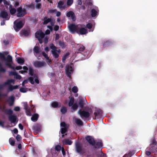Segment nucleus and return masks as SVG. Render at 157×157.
<instances>
[{
    "mask_svg": "<svg viewBox=\"0 0 157 157\" xmlns=\"http://www.w3.org/2000/svg\"><path fill=\"white\" fill-rule=\"evenodd\" d=\"M41 3H37L36 5V8L38 9H40L41 8Z\"/></svg>",
    "mask_w": 157,
    "mask_h": 157,
    "instance_id": "59",
    "label": "nucleus"
},
{
    "mask_svg": "<svg viewBox=\"0 0 157 157\" xmlns=\"http://www.w3.org/2000/svg\"><path fill=\"white\" fill-rule=\"evenodd\" d=\"M85 48L82 45L80 46L79 48L78 49L77 52H76V53H80V52H83L85 49Z\"/></svg>",
    "mask_w": 157,
    "mask_h": 157,
    "instance_id": "31",
    "label": "nucleus"
},
{
    "mask_svg": "<svg viewBox=\"0 0 157 157\" xmlns=\"http://www.w3.org/2000/svg\"><path fill=\"white\" fill-rule=\"evenodd\" d=\"M45 63L43 61H35L33 63V65L34 67L36 68H39L44 66Z\"/></svg>",
    "mask_w": 157,
    "mask_h": 157,
    "instance_id": "11",
    "label": "nucleus"
},
{
    "mask_svg": "<svg viewBox=\"0 0 157 157\" xmlns=\"http://www.w3.org/2000/svg\"><path fill=\"white\" fill-rule=\"evenodd\" d=\"M14 110L16 111H19L20 110V108L18 106H16L14 107Z\"/></svg>",
    "mask_w": 157,
    "mask_h": 157,
    "instance_id": "63",
    "label": "nucleus"
},
{
    "mask_svg": "<svg viewBox=\"0 0 157 157\" xmlns=\"http://www.w3.org/2000/svg\"><path fill=\"white\" fill-rule=\"evenodd\" d=\"M71 107V109L74 111H75L78 109V106L76 103H75L73 104Z\"/></svg>",
    "mask_w": 157,
    "mask_h": 157,
    "instance_id": "34",
    "label": "nucleus"
},
{
    "mask_svg": "<svg viewBox=\"0 0 157 157\" xmlns=\"http://www.w3.org/2000/svg\"><path fill=\"white\" fill-rule=\"evenodd\" d=\"M72 91L74 93H76L78 91V88L76 86H74L72 89Z\"/></svg>",
    "mask_w": 157,
    "mask_h": 157,
    "instance_id": "46",
    "label": "nucleus"
},
{
    "mask_svg": "<svg viewBox=\"0 0 157 157\" xmlns=\"http://www.w3.org/2000/svg\"><path fill=\"white\" fill-rule=\"evenodd\" d=\"M39 115L37 113H35L33 114L31 118V120L33 122H36L38 120Z\"/></svg>",
    "mask_w": 157,
    "mask_h": 157,
    "instance_id": "21",
    "label": "nucleus"
},
{
    "mask_svg": "<svg viewBox=\"0 0 157 157\" xmlns=\"http://www.w3.org/2000/svg\"><path fill=\"white\" fill-rule=\"evenodd\" d=\"M25 110L27 116H30L32 115V114L29 108H28L27 109H25Z\"/></svg>",
    "mask_w": 157,
    "mask_h": 157,
    "instance_id": "40",
    "label": "nucleus"
},
{
    "mask_svg": "<svg viewBox=\"0 0 157 157\" xmlns=\"http://www.w3.org/2000/svg\"><path fill=\"white\" fill-rule=\"evenodd\" d=\"M135 151H129V153L128 154H129V155H130V156H131V157L133 154H135Z\"/></svg>",
    "mask_w": 157,
    "mask_h": 157,
    "instance_id": "56",
    "label": "nucleus"
},
{
    "mask_svg": "<svg viewBox=\"0 0 157 157\" xmlns=\"http://www.w3.org/2000/svg\"><path fill=\"white\" fill-rule=\"evenodd\" d=\"M73 70L72 67L69 65H67L65 68V72L69 78H71Z\"/></svg>",
    "mask_w": 157,
    "mask_h": 157,
    "instance_id": "7",
    "label": "nucleus"
},
{
    "mask_svg": "<svg viewBox=\"0 0 157 157\" xmlns=\"http://www.w3.org/2000/svg\"><path fill=\"white\" fill-rule=\"evenodd\" d=\"M8 118L11 123H14L16 121L17 118L14 115H11L9 116Z\"/></svg>",
    "mask_w": 157,
    "mask_h": 157,
    "instance_id": "20",
    "label": "nucleus"
},
{
    "mask_svg": "<svg viewBox=\"0 0 157 157\" xmlns=\"http://www.w3.org/2000/svg\"><path fill=\"white\" fill-rule=\"evenodd\" d=\"M62 147H61L60 145H57L55 147V150L58 151H59L62 149Z\"/></svg>",
    "mask_w": 157,
    "mask_h": 157,
    "instance_id": "42",
    "label": "nucleus"
},
{
    "mask_svg": "<svg viewBox=\"0 0 157 157\" xmlns=\"http://www.w3.org/2000/svg\"><path fill=\"white\" fill-rule=\"evenodd\" d=\"M68 28L71 33L75 32L78 34L84 35L88 33L87 30L82 27V25L80 24L75 25L72 24L68 26Z\"/></svg>",
    "mask_w": 157,
    "mask_h": 157,
    "instance_id": "1",
    "label": "nucleus"
},
{
    "mask_svg": "<svg viewBox=\"0 0 157 157\" xmlns=\"http://www.w3.org/2000/svg\"><path fill=\"white\" fill-rule=\"evenodd\" d=\"M33 128L35 133H38L41 130V126L40 124L36 123L33 125Z\"/></svg>",
    "mask_w": 157,
    "mask_h": 157,
    "instance_id": "12",
    "label": "nucleus"
},
{
    "mask_svg": "<svg viewBox=\"0 0 157 157\" xmlns=\"http://www.w3.org/2000/svg\"><path fill=\"white\" fill-rule=\"evenodd\" d=\"M16 139L17 141H19L21 140V137L19 135H17L16 137Z\"/></svg>",
    "mask_w": 157,
    "mask_h": 157,
    "instance_id": "54",
    "label": "nucleus"
},
{
    "mask_svg": "<svg viewBox=\"0 0 157 157\" xmlns=\"http://www.w3.org/2000/svg\"><path fill=\"white\" fill-rule=\"evenodd\" d=\"M0 58L6 62V66L13 70L15 69L14 67L10 63L12 62V58L11 56L8 55L7 56V57L6 58L4 54L0 52Z\"/></svg>",
    "mask_w": 157,
    "mask_h": 157,
    "instance_id": "2",
    "label": "nucleus"
},
{
    "mask_svg": "<svg viewBox=\"0 0 157 157\" xmlns=\"http://www.w3.org/2000/svg\"><path fill=\"white\" fill-rule=\"evenodd\" d=\"M93 146L94 148L99 149L102 147L103 146V144L101 140H99L98 141L95 142V144Z\"/></svg>",
    "mask_w": 157,
    "mask_h": 157,
    "instance_id": "17",
    "label": "nucleus"
},
{
    "mask_svg": "<svg viewBox=\"0 0 157 157\" xmlns=\"http://www.w3.org/2000/svg\"><path fill=\"white\" fill-rule=\"evenodd\" d=\"M16 9L14 8H12L10 10V13L12 15L16 13Z\"/></svg>",
    "mask_w": 157,
    "mask_h": 157,
    "instance_id": "43",
    "label": "nucleus"
},
{
    "mask_svg": "<svg viewBox=\"0 0 157 157\" xmlns=\"http://www.w3.org/2000/svg\"><path fill=\"white\" fill-rule=\"evenodd\" d=\"M29 74L31 76H33L34 75V70L32 67H29Z\"/></svg>",
    "mask_w": 157,
    "mask_h": 157,
    "instance_id": "32",
    "label": "nucleus"
},
{
    "mask_svg": "<svg viewBox=\"0 0 157 157\" xmlns=\"http://www.w3.org/2000/svg\"><path fill=\"white\" fill-rule=\"evenodd\" d=\"M27 88L21 87L20 89V91L22 93H25L27 92Z\"/></svg>",
    "mask_w": 157,
    "mask_h": 157,
    "instance_id": "49",
    "label": "nucleus"
},
{
    "mask_svg": "<svg viewBox=\"0 0 157 157\" xmlns=\"http://www.w3.org/2000/svg\"><path fill=\"white\" fill-rule=\"evenodd\" d=\"M85 139L86 140L91 146H93L95 145V141L94 138L92 136H87L86 137Z\"/></svg>",
    "mask_w": 157,
    "mask_h": 157,
    "instance_id": "10",
    "label": "nucleus"
},
{
    "mask_svg": "<svg viewBox=\"0 0 157 157\" xmlns=\"http://www.w3.org/2000/svg\"><path fill=\"white\" fill-rule=\"evenodd\" d=\"M0 71L2 72H5L6 71V70L4 69L2 66V65L0 63Z\"/></svg>",
    "mask_w": 157,
    "mask_h": 157,
    "instance_id": "47",
    "label": "nucleus"
},
{
    "mask_svg": "<svg viewBox=\"0 0 157 157\" xmlns=\"http://www.w3.org/2000/svg\"><path fill=\"white\" fill-rule=\"evenodd\" d=\"M34 77L36 78H35L34 80V81L37 84H39V81L37 77V75L36 74L34 75Z\"/></svg>",
    "mask_w": 157,
    "mask_h": 157,
    "instance_id": "53",
    "label": "nucleus"
},
{
    "mask_svg": "<svg viewBox=\"0 0 157 157\" xmlns=\"http://www.w3.org/2000/svg\"><path fill=\"white\" fill-rule=\"evenodd\" d=\"M28 82V80L25 79V80L22 82V85L23 86H25V84L26 83H27Z\"/></svg>",
    "mask_w": 157,
    "mask_h": 157,
    "instance_id": "62",
    "label": "nucleus"
},
{
    "mask_svg": "<svg viewBox=\"0 0 157 157\" xmlns=\"http://www.w3.org/2000/svg\"><path fill=\"white\" fill-rule=\"evenodd\" d=\"M59 28V26L58 25H56L54 27V30L55 31H58Z\"/></svg>",
    "mask_w": 157,
    "mask_h": 157,
    "instance_id": "64",
    "label": "nucleus"
},
{
    "mask_svg": "<svg viewBox=\"0 0 157 157\" xmlns=\"http://www.w3.org/2000/svg\"><path fill=\"white\" fill-rule=\"evenodd\" d=\"M28 79L31 84H33L34 83V79L33 77H30Z\"/></svg>",
    "mask_w": 157,
    "mask_h": 157,
    "instance_id": "48",
    "label": "nucleus"
},
{
    "mask_svg": "<svg viewBox=\"0 0 157 157\" xmlns=\"http://www.w3.org/2000/svg\"><path fill=\"white\" fill-rule=\"evenodd\" d=\"M24 106L25 109H27L28 108V104L27 102H24Z\"/></svg>",
    "mask_w": 157,
    "mask_h": 157,
    "instance_id": "61",
    "label": "nucleus"
},
{
    "mask_svg": "<svg viewBox=\"0 0 157 157\" xmlns=\"http://www.w3.org/2000/svg\"><path fill=\"white\" fill-rule=\"evenodd\" d=\"M57 50L55 51H51L52 53L55 58H57L59 56V54L57 53Z\"/></svg>",
    "mask_w": 157,
    "mask_h": 157,
    "instance_id": "33",
    "label": "nucleus"
},
{
    "mask_svg": "<svg viewBox=\"0 0 157 157\" xmlns=\"http://www.w3.org/2000/svg\"><path fill=\"white\" fill-rule=\"evenodd\" d=\"M15 82V80L13 79H11L8 80L6 82L4 83L3 84L0 85V90L2 89L4 87L8 85H10L11 83H14Z\"/></svg>",
    "mask_w": 157,
    "mask_h": 157,
    "instance_id": "14",
    "label": "nucleus"
},
{
    "mask_svg": "<svg viewBox=\"0 0 157 157\" xmlns=\"http://www.w3.org/2000/svg\"><path fill=\"white\" fill-rule=\"evenodd\" d=\"M73 0H67V5L69 6H71L73 3Z\"/></svg>",
    "mask_w": 157,
    "mask_h": 157,
    "instance_id": "51",
    "label": "nucleus"
},
{
    "mask_svg": "<svg viewBox=\"0 0 157 157\" xmlns=\"http://www.w3.org/2000/svg\"><path fill=\"white\" fill-rule=\"evenodd\" d=\"M75 148L76 151L77 153L81 154L83 152L82 146L79 142H76L75 143Z\"/></svg>",
    "mask_w": 157,
    "mask_h": 157,
    "instance_id": "9",
    "label": "nucleus"
},
{
    "mask_svg": "<svg viewBox=\"0 0 157 157\" xmlns=\"http://www.w3.org/2000/svg\"><path fill=\"white\" fill-rule=\"evenodd\" d=\"M16 74H17V73H16V72H15L11 71L9 72V75H14V76H15V75Z\"/></svg>",
    "mask_w": 157,
    "mask_h": 157,
    "instance_id": "57",
    "label": "nucleus"
},
{
    "mask_svg": "<svg viewBox=\"0 0 157 157\" xmlns=\"http://www.w3.org/2000/svg\"><path fill=\"white\" fill-rule=\"evenodd\" d=\"M75 123L79 126L82 125L83 124L82 121L79 119H75Z\"/></svg>",
    "mask_w": 157,
    "mask_h": 157,
    "instance_id": "28",
    "label": "nucleus"
},
{
    "mask_svg": "<svg viewBox=\"0 0 157 157\" xmlns=\"http://www.w3.org/2000/svg\"><path fill=\"white\" fill-rule=\"evenodd\" d=\"M60 126L63 127L61 128V133L63 134L67 131L69 125L66 124L64 122H62L60 123Z\"/></svg>",
    "mask_w": 157,
    "mask_h": 157,
    "instance_id": "6",
    "label": "nucleus"
},
{
    "mask_svg": "<svg viewBox=\"0 0 157 157\" xmlns=\"http://www.w3.org/2000/svg\"><path fill=\"white\" fill-rule=\"evenodd\" d=\"M15 76H16L15 78L16 79H20L21 78V76L20 75H18L17 73Z\"/></svg>",
    "mask_w": 157,
    "mask_h": 157,
    "instance_id": "60",
    "label": "nucleus"
},
{
    "mask_svg": "<svg viewBox=\"0 0 157 157\" xmlns=\"http://www.w3.org/2000/svg\"><path fill=\"white\" fill-rule=\"evenodd\" d=\"M103 111L100 109H96L95 112L94 113V114L96 118H100L102 116Z\"/></svg>",
    "mask_w": 157,
    "mask_h": 157,
    "instance_id": "13",
    "label": "nucleus"
},
{
    "mask_svg": "<svg viewBox=\"0 0 157 157\" xmlns=\"http://www.w3.org/2000/svg\"><path fill=\"white\" fill-rule=\"evenodd\" d=\"M13 113V111L11 109H6V112L5 113V114L10 115H12Z\"/></svg>",
    "mask_w": 157,
    "mask_h": 157,
    "instance_id": "36",
    "label": "nucleus"
},
{
    "mask_svg": "<svg viewBox=\"0 0 157 157\" xmlns=\"http://www.w3.org/2000/svg\"><path fill=\"white\" fill-rule=\"evenodd\" d=\"M97 12L95 9H93L91 10V15L92 17H95L97 14Z\"/></svg>",
    "mask_w": 157,
    "mask_h": 157,
    "instance_id": "27",
    "label": "nucleus"
},
{
    "mask_svg": "<svg viewBox=\"0 0 157 157\" xmlns=\"http://www.w3.org/2000/svg\"><path fill=\"white\" fill-rule=\"evenodd\" d=\"M50 48L53 50L52 51H55L57 50L56 48L53 44H52Z\"/></svg>",
    "mask_w": 157,
    "mask_h": 157,
    "instance_id": "52",
    "label": "nucleus"
},
{
    "mask_svg": "<svg viewBox=\"0 0 157 157\" xmlns=\"http://www.w3.org/2000/svg\"><path fill=\"white\" fill-rule=\"evenodd\" d=\"M69 98L70 100L68 103V105L69 106H71L74 104L75 99L73 97H71V98L69 97Z\"/></svg>",
    "mask_w": 157,
    "mask_h": 157,
    "instance_id": "25",
    "label": "nucleus"
},
{
    "mask_svg": "<svg viewBox=\"0 0 157 157\" xmlns=\"http://www.w3.org/2000/svg\"><path fill=\"white\" fill-rule=\"evenodd\" d=\"M69 55V53H67L63 56L62 58V62L63 63H65V61L66 59L67 58V56Z\"/></svg>",
    "mask_w": 157,
    "mask_h": 157,
    "instance_id": "41",
    "label": "nucleus"
},
{
    "mask_svg": "<svg viewBox=\"0 0 157 157\" xmlns=\"http://www.w3.org/2000/svg\"><path fill=\"white\" fill-rule=\"evenodd\" d=\"M78 105L81 108H83L84 103L83 98H81L79 99Z\"/></svg>",
    "mask_w": 157,
    "mask_h": 157,
    "instance_id": "24",
    "label": "nucleus"
},
{
    "mask_svg": "<svg viewBox=\"0 0 157 157\" xmlns=\"http://www.w3.org/2000/svg\"><path fill=\"white\" fill-rule=\"evenodd\" d=\"M17 17H24L26 14V10L25 9H22L21 7L18 8L17 9Z\"/></svg>",
    "mask_w": 157,
    "mask_h": 157,
    "instance_id": "5",
    "label": "nucleus"
},
{
    "mask_svg": "<svg viewBox=\"0 0 157 157\" xmlns=\"http://www.w3.org/2000/svg\"><path fill=\"white\" fill-rule=\"evenodd\" d=\"M103 48L108 46L110 44V42L109 40L104 41L103 42Z\"/></svg>",
    "mask_w": 157,
    "mask_h": 157,
    "instance_id": "29",
    "label": "nucleus"
},
{
    "mask_svg": "<svg viewBox=\"0 0 157 157\" xmlns=\"http://www.w3.org/2000/svg\"><path fill=\"white\" fill-rule=\"evenodd\" d=\"M9 142L10 144L12 146H13L15 144V141L12 138H10L9 139Z\"/></svg>",
    "mask_w": 157,
    "mask_h": 157,
    "instance_id": "44",
    "label": "nucleus"
},
{
    "mask_svg": "<svg viewBox=\"0 0 157 157\" xmlns=\"http://www.w3.org/2000/svg\"><path fill=\"white\" fill-rule=\"evenodd\" d=\"M8 16V14L5 10H2L0 13V17L3 18H6Z\"/></svg>",
    "mask_w": 157,
    "mask_h": 157,
    "instance_id": "19",
    "label": "nucleus"
},
{
    "mask_svg": "<svg viewBox=\"0 0 157 157\" xmlns=\"http://www.w3.org/2000/svg\"><path fill=\"white\" fill-rule=\"evenodd\" d=\"M57 7L60 10H65L66 5L63 1H60L58 3Z\"/></svg>",
    "mask_w": 157,
    "mask_h": 157,
    "instance_id": "16",
    "label": "nucleus"
},
{
    "mask_svg": "<svg viewBox=\"0 0 157 157\" xmlns=\"http://www.w3.org/2000/svg\"><path fill=\"white\" fill-rule=\"evenodd\" d=\"M78 114L80 115L81 117H85L86 118H88L90 116V113L88 112L85 110H82L79 109L78 111Z\"/></svg>",
    "mask_w": 157,
    "mask_h": 157,
    "instance_id": "8",
    "label": "nucleus"
},
{
    "mask_svg": "<svg viewBox=\"0 0 157 157\" xmlns=\"http://www.w3.org/2000/svg\"><path fill=\"white\" fill-rule=\"evenodd\" d=\"M40 48L37 46H35L33 48V51L34 53L36 54H38L40 52Z\"/></svg>",
    "mask_w": 157,
    "mask_h": 157,
    "instance_id": "30",
    "label": "nucleus"
},
{
    "mask_svg": "<svg viewBox=\"0 0 157 157\" xmlns=\"http://www.w3.org/2000/svg\"><path fill=\"white\" fill-rule=\"evenodd\" d=\"M52 106L54 108L59 107L60 106H58V103L57 101H55L52 102Z\"/></svg>",
    "mask_w": 157,
    "mask_h": 157,
    "instance_id": "37",
    "label": "nucleus"
},
{
    "mask_svg": "<svg viewBox=\"0 0 157 157\" xmlns=\"http://www.w3.org/2000/svg\"><path fill=\"white\" fill-rule=\"evenodd\" d=\"M36 37L38 39L40 43H43V39L44 37L45 34L41 30H39L35 33Z\"/></svg>",
    "mask_w": 157,
    "mask_h": 157,
    "instance_id": "4",
    "label": "nucleus"
},
{
    "mask_svg": "<svg viewBox=\"0 0 157 157\" xmlns=\"http://www.w3.org/2000/svg\"><path fill=\"white\" fill-rule=\"evenodd\" d=\"M42 53L43 56L47 60H49V57L48 56V55L46 53H45L44 52H42Z\"/></svg>",
    "mask_w": 157,
    "mask_h": 157,
    "instance_id": "50",
    "label": "nucleus"
},
{
    "mask_svg": "<svg viewBox=\"0 0 157 157\" xmlns=\"http://www.w3.org/2000/svg\"><path fill=\"white\" fill-rule=\"evenodd\" d=\"M18 19L15 21L13 23V28L16 32L19 31L22 28L24 25L21 21H18Z\"/></svg>",
    "mask_w": 157,
    "mask_h": 157,
    "instance_id": "3",
    "label": "nucleus"
},
{
    "mask_svg": "<svg viewBox=\"0 0 157 157\" xmlns=\"http://www.w3.org/2000/svg\"><path fill=\"white\" fill-rule=\"evenodd\" d=\"M17 61L18 63L20 64H23L24 63V59L21 58H18Z\"/></svg>",
    "mask_w": 157,
    "mask_h": 157,
    "instance_id": "38",
    "label": "nucleus"
},
{
    "mask_svg": "<svg viewBox=\"0 0 157 157\" xmlns=\"http://www.w3.org/2000/svg\"><path fill=\"white\" fill-rule=\"evenodd\" d=\"M43 20L44 21L43 24L46 25L51 22L52 21V19L51 18H48L47 17L45 16L44 17Z\"/></svg>",
    "mask_w": 157,
    "mask_h": 157,
    "instance_id": "22",
    "label": "nucleus"
},
{
    "mask_svg": "<svg viewBox=\"0 0 157 157\" xmlns=\"http://www.w3.org/2000/svg\"><path fill=\"white\" fill-rule=\"evenodd\" d=\"M63 143L66 145H71L72 144V142L71 140L66 139L63 141Z\"/></svg>",
    "mask_w": 157,
    "mask_h": 157,
    "instance_id": "26",
    "label": "nucleus"
},
{
    "mask_svg": "<svg viewBox=\"0 0 157 157\" xmlns=\"http://www.w3.org/2000/svg\"><path fill=\"white\" fill-rule=\"evenodd\" d=\"M92 27V25L90 23H88L86 25V27L89 29H91Z\"/></svg>",
    "mask_w": 157,
    "mask_h": 157,
    "instance_id": "55",
    "label": "nucleus"
},
{
    "mask_svg": "<svg viewBox=\"0 0 157 157\" xmlns=\"http://www.w3.org/2000/svg\"><path fill=\"white\" fill-rule=\"evenodd\" d=\"M59 45L62 48H65L66 47L65 43L61 41L59 42Z\"/></svg>",
    "mask_w": 157,
    "mask_h": 157,
    "instance_id": "39",
    "label": "nucleus"
},
{
    "mask_svg": "<svg viewBox=\"0 0 157 157\" xmlns=\"http://www.w3.org/2000/svg\"><path fill=\"white\" fill-rule=\"evenodd\" d=\"M61 150L63 155L64 156L65 155H66V153L64 150V147H62V149Z\"/></svg>",
    "mask_w": 157,
    "mask_h": 157,
    "instance_id": "58",
    "label": "nucleus"
},
{
    "mask_svg": "<svg viewBox=\"0 0 157 157\" xmlns=\"http://www.w3.org/2000/svg\"><path fill=\"white\" fill-rule=\"evenodd\" d=\"M60 111L62 113L64 114L67 112V109L65 107H62L61 108Z\"/></svg>",
    "mask_w": 157,
    "mask_h": 157,
    "instance_id": "45",
    "label": "nucleus"
},
{
    "mask_svg": "<svg viewBox=\"0 0 157 157\" xmlns=\"http://www.w3.org/2000/svg\"><path fill=\"white\" fill-rule=\"evenodd\" d=\"M66 16L67 17H71L73 21H75L76 20V17L75 14L74 12L72 11H69L66 14Z\"/></svg>",
    "mask_w": 157,
    "mask_h": 157,
    "instance_id": "15",
    "label": "nucleus"
},
{
    "mask_svg": "<svg viewBox=\"0 0 157 157\" xmlns=\"http://www.w3.org/2000/svg\"><path fill=\"white\" fill-rule=\"evenodd\" d=\"M15 101V97L13 96H11L9 97L7 101L9 103V105L10 106H13Z\"/></svg>",
    "mask_w": 157,
    "mask_h": 157,
    "instance_id": "18",
    "label": "nucleus"
},
{
    "mask_svg": "<svg viewBox=\"0 0 157 157\" xmlns=\"http://www.w3.org/2000/svg\"><path fill=\"white\" fill-rule=\"evenodd\" d=\"M9 85V86L8 87V92L10 91H12L14 89H17L18 88V86L17 85L13 86L12 85H11L10 84Z\"/></svg>",
    "mask_w": 157,
    "mask_h": 157,
    "instance_id": "23",
    "label": "nucleus"
},
{
    "mask_svg": "<svg viewBox=\"0 0 157 157\" xmlns=\"http://www.w3.org/2000/svg\"><path fill=\"white\" fill-rule=\"evenodd\" d=\"M29 32L25 30H22L21 31V34L22 35H24L25 36H27L29 35Z\"/></svg>",
    "mask_w": 157,
    "mask_h": 157,
    "instance_id": "35",
    "label": "nucleus"
}]
</instances>
